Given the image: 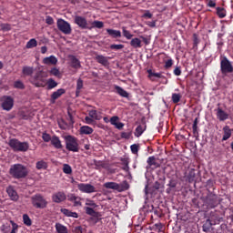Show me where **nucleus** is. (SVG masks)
Segmentation results:
<instances>
[{"label": "nucleus", "instance_id": "f257e3e1", "mask_svg": "<svg viewBox=\"0 0 233 233\" xmlns=\"http://www.w3.org/2000/svg\"><path fill=\"white\" fill-rule=\"evenodd\" d=\"M9 174L15 179H25L28 176V169L22 164H15L11 166Z\"/></svg>", "mask_w": 233, "mask_h": 233}, {"label": "nucleus", "instance_id": "f03ea898", "mask_svg": "<svg viewBox=\"0 0 233 233\" xmlns=\"http://www.w3.org/2000/svg\"><path fill=\"white\" fill-rule=\"evenodd\" d=\"M8 146L14 152H27L30 148L28 142H21L17 138H11L8 142Z\"/></svg>", "mask_w": 233, "mask_h": 233}, {"label": "nucleus", "instance_id": "7ed1b4c3", "mask_svg": "<svg viewBox=\"0 0 233 233\" xmlns=\"http://www.w3.org/2000/svg\"><path fill=\"white\" fill-rule=\"evenodd\" d=\"M31 203L34 208H39L43 210V208H46L48 207V201L42 194H35L31 197Z\"/></svg>", "mask_w": 233, "mask_h": 233}, {"label": "nucleus", "instance_id": "20e7f679", "mask_svg": "<svg viewBox=\"0 0 233 233\" xmlns=\"http://www.w3.org/2000/svg\"><path fill=\"white\" fill-rule=\"evenodd\" d=\"M105 188H108L110 190H116V192H125L130 188V185L128 181L124 180L122 183L118 184L116 182H106L104 184Z\"/></svg>", "mask_w": 233, "mask_h": 233}, {"label": "nucleus", "instance_id": "39448f33", "mask_svg": "<svg viewBox=\"0 0 233 233\" xmlns=\"http://www.w3.org/2000/svg\"><path fill=\"white\" fill-rule=\"evenodd\" d=\"M65 140L66 150H69V152H79V143L76 137L68 135L65 137Z\"/></svg>", "mask_w": 233, "mask_h": 233}, {"label": "nucleus", "instance_id": "423d86ee", "mask_svg": "<svg viewBox=\"0 0 233 233\" xmlns=\"http://www.w3.org/2000/svg\"><path fill=\"white\" fill-rule=\"evenodd\" d=\"M220 72L222 76H227V74H232L233 73V66L232 62L227 58V56H224L220 60Z\"/></svg>", "mask_w": 233, "mask_h": 233}, {"label": "nucleus", "instance_id": "0eeeda50", "mask_svg": "<svg viewBox=\"0 0 233 233\" xmlns=\"http://www.w3.org/2000/svg\"><path fill=\"white\" fill-rule=\"evenodd\" d=\"M208 208H216L219 205V198L214 193H208L204 200Z\"/></svg>", "mask_w": 233, "mask_h": 233}, {"label": "nucleus", "instance_id": "6e6552de", "mask_svg": "<svg viewBox=\"0 0 233 233\" xmlns=\"http://www.w3.org/2000/svg\"><path fill=\"white\" fill-rule=\"evenodd\" d=\"M56 26L58 30L66 35H69V34H72V26L70 25V23L63 20L62 18L57 20Z\"/></svg>", "mask_w": 233, "mask_h": 233}, {"label": "nucleus", "instance_id": "1a4fd4ad", "mask_svg": "<svg viewBox=\"0 0 233 233\" xmlns=\"http://www.w3.org/2000/svg\"><path fill=\"white\" fill-rule=\"evenodd\" d=\"M32 85H35L36 88H45L46 86V79L43 76V73L38 72L31 80Z\"/></svg>", "mask_w": 233, "mask_h": 233}, {"label": "nucleus", "instance_id": "9d476101", "mask_svg": "<svg viewBox=\"0 0 233 233\" xmlns=\"http://www.w3.org/2000/svg\"><path fill=\"white\" fill-rule=\"evenodd\" d=\"M74 21L75 25H77L82 30H92V27L88 25V21L85 16L76 15Z\"/></svg>", "mask_w": 233, "mask_h": 233}, {"label": "nucleus", "instance_id": "9b49d317", "mask_svg": "<svg viewBox=\"0 0 233 233\" xmlns=\"http://www.w3.org/2000/svg\"><path fill=\"white\" fill-rule=\"evenodd\" d=\"M1 101H2L3 110H6V112H10V110L14 108V98H12V96H4L1 98Z\"/></svg>", "mask_w": 233, "mask_h": 233}, {"label": "nucleus", "instance_id": "f8f14e48", "mask_svg": "<svg viewBox=\"0 0 233 233\" xmlns=\"http://www.w3.org/2000/svg\"><path fill=\"white\" fill-rule=\"evenodd\" d=\"M77 188L84 194H92L93 192H96V187H94L92 184L80 183L77 184Z\"/></svg>", "mask_w": 233, "mask_h": 233}, {"label": "nucleus", "instance_id": "ddd939ff", "mask_svg": "<svg viewBox=\"0 0 233 233\" xmlns=\"http://www.w3.org/2000/svg\"><path fill=\"white\" fill-rule=\"evenodd\" d=\"M66 200V194L63 191H58L52 196V201L54 203H63V201Z\"/></svg>", "mask_w": 233, "mask_h": 233}, {"label": "nucleus", "instance_id": "4468645a", "mask_svg": "<svg viewBox=\"0 0 233 233\" xmlns=\"http://www.w3.org/2000/svg\"><path fill=\"white\" fill-rule=\"evenodd\" d=\"M6 192L12 201H17L19 199V195H17V191L14 189V187H7Z\"/></svg>", "mask_w": 233, "mask_h": 233}, {"label": "nucleus", "instance_id": "2eb2a0df", "mask_svg": "<svg viewBox=\"0 0 233 233\" xmlns=\"http://www.w3.org/2000/svg\"><path fill=\"white\" fill-rule=\"evenodd\" d=\"M69 59H70V66L72 68H75V70H79V68H81V61H79L77 57H76V56L74 55L69 56Z\"/></svg>", "mask_w": 233, "mask_h": 233}, {"label": "nucleus", "instance_id": "dca6fc26", "mask_svg": "<svg viewBox=\"0 0 233 233\" xmlns=\"http://www.w3.org/2000/svg\"><path fill=\"white\" fill-rule=\"evenodd\" d=\"M66 90H65L64 88H60L53 92L50 98L51 103L53 104L56 103V100L59 99V97H61V96H63V94H66Z\"/></svg>", "mask_w": 233, "mask_h": 233}, {"label": "nucleus", "instance_id": "f3484780", "mask_svg": "<svg viewBox=\"0 0 233 233\" xmlns=\"http://www.w3.org/2000/svg\"><path fill=\"white\" fill-rule=\"evenodd\" d=\"M232 132H233V129H230V127L225 126L223 127L222 141H228V139H230V137H232Z\"/></svg>", "mask_w": 233, "mask_h": 233}, {"label": "nucleus", "instance_id": "a211bd4d", "mask_svg": "<svg viewBox=\"0 0 233 233\" xmlns=\"http://www.w3.org/2000/svg\"><path fill=\"white\" fill-rule=\"evenodd\" d=\"M217 117L219 121H227L228 119V113L225 112L221 107L217 109Z\"/></svg>", "mask_w": 233, "mask_h": 233}, {"label": "nucleus", "instance_id": "6ab92c4d", "mask_svg": "<svg viewBox=\"0 0 233 233\" xmlns=\"http://www.w3.org/2000/svg\"><path fill=\"white\" fill-rule=\"evenodd\" d=\"M51 145L54 146L55 148L57 150H61L63 148V144H61V139H59V137L53 136L51 139Z\"/></svg>", "mask_w": 233, "mask_h": 233}, {"label": "nucleus", "instance_id": "aec40b11", "mask_svg": "<svg viewBox=\"0 0 233 233\" xmlns=\"http://www.w3.org/2000/svg\"><path fill=\"white\" fill-rule=\"evenodd\" d=\"M106 33L108 34L109 37H112L113 39H117L121 37V31L116 30V29H106Z\"/></svg>", "mask_w": 233, "mask_h": 233}, {"label": "nucleus", "instance_id": "412c9836", "mask_svg": "<svg viewBox=\"0 0 233 233\" xmlns=\"http://www.w3.org/2000/svg\"><path fill=\"white\" fill-rule=\"evenodd\" d=\"M60 212H62L64 216H66V218H79V215H77V212H73L66 208H61Z\"/></svg>", "mask_w": 233, "mask_h": 233}, {"label": "nucleus", "instance_id": "4be33fe9", "mask_svg": "<svg viewBox=\"0 0 233 233\" xmlns=\"http://www.w3.org/2000/svg\"><path fill=\"white\" fill-rule=\"evenodd\" d=\"M44 65H57V57L50 56L43 59Z\"/></svg>", "mask_w": 233, "mask_h": 233}, {"label": "nucleus", "instance_id": "5701e85b", "mask_svg": "<svg viewBox=\"0 0 233 233\" xmlns=\"http://www.w3.org/2000/svg\"><path fill=\"white\" fill-rule=\"evenodd\" d=\"M147 77L151 81H154V77H157L158 79H163V77H165L161 73H154L152 69H147Z\"/></svg>", "mask_w": 233, "mask_h": 233}, {"label": "nucleus", "instance_id": "b1692460", "mask_svg": "<svg viewBox=\"0 0 233 233\" xmlns=\"http://www.w3.org/2000/svg\"><path fill=\"white\" fill-rule=\"evenodd\" d=\"M96 61H97L99 65H103V66H106L108 65V58L103 55H97L96 56Z\"/></svg>", "mask_w": 233, "mask_h": 233}, {"label": "nucleus", "instance_id": "393cba45", "mask_svg": "<svg viewBox=\"0 0 233 233\" xmlns=\"http://www.w3.org/2000/svg\"><path fill=\"white\" fill-rule=\"evenodd\" d=\"M80 134H84L86 136H90V134H94V128L88 126H83L80 127Z\"/></svg>", "mask_w": 233, "mask_h": 233}, {"label": "nucleus", "instance_id": "a878e982", "mask_svg": "<svg viewBox=\"0 0 233 233\" xmlns=\"http://www.w3.org/2000/svg\"><path fill=\"white\" fill-rule=\"evenodd\" d=\"M55 228L57 233H68V228L61 223H56Z\"/></svg>", "mask_w": 233, "mask_h": 233}, {"label": "nucleus", "instance_id": "bb28decb", "mask_svg": "<svg viewBox=\"0 0 233 233\" xmlns=\"http://www.w3.org/2000/svg\"><path fill=\"white\" fill-rule=\"evenodd\" d=\"M147 163L149 167H154V168H157L159 167V164L156 161V157L154 156L149 157L147 160Z\"/></svg>", "mask_w": 233, "mask_h": 233}, {"label": "nucleus", "instance_id": "cd10ccee", "mask_svg": "<svg viewBox=\"0 0 233 233\" xmlns=\"http://www.w3.org/2000/svg\"><path fill=\"white\" fill-rule=\"evenodd\" d=\"M115 90L118 96H121V97H128V92H127L123 87L119 86H115Z\"/></svg>", "mask_w": 233, "mask_h": 233}, {"label": "nucleus", "instance_id": "c85d7f7f", "mask_svg": "<svg viewBox=\"0 0 233 233\" xmlns=\"http://www.w3.org/2000/svg\"><path fill=\"white\" fill-rule=\"evenodd\" d=\"M35 167L37 170H46V168H48V163H46L45 160L37 161Z\"/></svg>", "mask_w": 233, "mask_h": 233}, {"label": "nucleus", "instance_id": "c756f323", "mask_svg": "<svg viewBox=\"0 0 233 233\" xmlns=\"http://www.w3.org/2000/svg\"><path fill=\"white\" fill-rule=\"evenodd\" d=\"M130 46L133 48H141V46H143V45H141V39H139L137 37L131 39Z\"/></svg>", "mask_w": 233, "mask_h": 233}, {"label": "nucleus", "instance_id": "7c9ffc66", "mask_svg": "<svg viewBox=\"0 0 233 233\" xmlns=\"http://www.w3.org/2000/svg\"><path fill=\"white\" fill-rule=\"evenodd\" d=\"M81 90H83V79L78 78L76 81V96L79 97L81 94Z\"/></svg>", "mask_w": 233, "mask_h": 233}, {"label": "nucleus", "instance_id": "2f4dec72", "mask_svg": "<svg viewBox=\"0 0 233 233\" xmlns=\"http://www.w3.org/2000/svg\"><path fill=\"white\" fill-rule=\"evenodd\" d=\"M187 179L188 183H194L196 179V170L195 169H190L189 172L187 175Z\"/></svg>", "mask_w": 233, "mask_h": 233}, {"label": "nucleus", "instance_id": "473e14b6", "mask_svg": "<svg viewBox=\"0 0 233 233\" xmlns=\"http://www.w3.org/2000/svg\"><path fill=\"white\" fill-rule=\"evenodd\" d=\"M22 73L24 76H30L34 74V68L32 66H25L23 67Z\"/></svg>", "mask_w": 233, "mask_h": 233}, {"label": "nucleus", "instance_id": "72a5a7b5", "mask_svg": "<svg viewBox=\"0 0 233 233\" xmlns=\"http://www.w3.org/2000/svg\"><path fill=\"white\" fill-rule=\"evenodd\" d=\"M217 15L219 19L227 17V11L223 7H217Z\"/></svg>", "mask_w": 233, "mask_h": 233}, {"label": "nucleus", "instance_id": "f704fd0d", "mask_svg": "<svg viewBox=\"0 0 233 233\" xmlns=\"http://www.w3.org/2000/svg\"><path fill=\"white\" fill-rule=\"evenodd\" d=\"M46 85H47V90H52L57 86V82L54 78H49Z\"/></svg>", "mask_w": 233, "mask_h": 233}, {"label": "nucleus", "instance_id": "c9c22d12", "mask_svg": "<svg viewBox=\"0 0 233 233\" xmlns=\"http://www.w3.org/2000/svg\"><path fill=\"white\" fill-rule=\"evenodd\" d=\"M210 228H212V222L210 219H208L206 223L202 226L203 232H209Z\"/></svg>", "mask_w": 233, "mask_h": 233}, {"label": "nucleus", "instance_id": "e433bc0d", "mask_svg": "<svg viewBox=\"0 0 233 233\" xmlns=\"http://www.w3.org/2000/svg\"><path fill=\"white\" fill-rule=\"evenodd\" d=\"M91 25L92 26H89V28H103V26H105V24L98 20L93 21Z\"/></svg>", "mask_w": 233, "mask_h": 233}, {"label": "nucleus", "instance_id": "4c0bfd02", "mask_svg": "<svg viewBox=\"0 0 233 233\" xmlns=\"http://www.w3.org/2000/svg\"><path fill=\"white\" fill-rule=\"evenodd\" d=\"M23 221L24 225H25L26 227H32V219L27 214L23 215Z\"/></svg>", "mask_w": 233, "mask_h": 233}, {"label": "nucleus", "instance_id": "58836bf2", "mask_svg": "<svg viewBox=\"0 0 233 233\" xmlns=\"http://www.w3.org/2000/svg\"><path fill=\"white\" fill-rule=\"evenodd\" d=\"M66 120L68 121L67 125L69 127H74V123H76V121L74 120V116H72V113H70V110L67 111Z\"/></svg>", "mask_w": 233, "mask_h": 233}, {"label": "nucleus", "instance_id": "ea45409f", "mask_svg": "<svg viewBox=\"0 0 233 233\" xmlns=\"http://www.w3.org/2000/svg\"><path fill=\"white\" fill-rule=\"evenodd\" d=\"M26 48H35V46H37V40H35V38H32L30 39L27 43H26Z\"/></svg>", "mask_w": 233, "mask_h": 233}, {"label": "nucleus", "instance_id": "a19ab883", "mask_svg": "<svg viewBox=\"0 0 233 233\" xmlns=\"http://www.w3.org/2000/svg\"><path fill=\"white\" fill-rule=\"evenodd\" d=\"M14 87L19 90H25V84L21 80H16L14 83Z\"/></svg>", "mask_w": 233, "mask_h": 233}, {"label": "nucleus", "instance_id": "79ce46f5", "mask_svg": "<svg viewBox=\"0 0 233 233\" xmlns=\"http://www.w3.org/2000/svg\"><path fill=\"white\" fill-rule=\"evenodd\" d=\"M171 99L173 103L177 104L179 103V101H181V95L177 93H173Z\"/></svg>", "mask_w": 233, "mask_h": 233}, {"label": "nucleus", "instance_id": "37998d69", "mask_svg": "<svg viewBox=\"0 0 233 233\" xmlns=\"http://www.w3.org/2000/svg\"><path fill=\"white\" fill-rule=\"evenodd\" d=\"M88 115L90 117L96 119V121H99V119H101V116H97L96 110H90Z\"/></svg>", "mask_w": 233, "mask_h": 233}, {"label": "nucleus", "instance_id": "c03bdc74", "mask_svg": "<svg viewBox=\"0 0 233 233\" xmlns=\"http://www.w3.org/2000/svg\"><path fill=\"white\" fill-rule=\"evenodd\" d=\"M144 132H145V129H143V126H138L136 128V132H135L136 137H140V136H143Z\"/></svg>", "mask_w": 233, "mask_h": 233}, {"label": "nucleus", "instance_id": "a18cd8bd", "mask_svg": "<svg viewBox=\"0 0 233 233\" xmlns=\"http://www.w3.org/2000/svg\"><path fill=\"white\" fill-rule=\"evenodd\" d=\"M123 35L126 37V39H132L134 37V35L130 33V31L127 30V28H122Z\"/></svg>", "mask_w": 233, "mask_h": 233}, {"label": "nucleus", "instance_id": "49530a36", "mask_svg": "<svg viewBox=\"0 0 233 233\" xmlns=\"http://www.w3.org/2000/svg\"><path fill=\"white\" fill-rule=\"evenodd\" d=\"M63 172L64 174H72V167H70V165L68 164H64L63 166Z\"/></svg>", "mask_w": 233, "mask_h": 233}, {"label": "nucleus", "instance_id": "de8ad7c7", "mask_svg": "<svg viewBox=\"0 0 233 233\" xmlns=\"http://www.w3.org/2000/svg\"><path fill=\"white\" fill-rule=\"evenodd\" d=\"M42 139L45 143H49V141H52V137L50 134L45 132L42 134Z\"/></svg>", "mask_w": 233, "mask_h": 233}, {"label": "nucleus", "instance_id": "09e8293b", "mask_svg": "<svg viewBox=\"0 0 233 233\" xmlns=\"http://www.w3.org/2000/svg\"><path fill=\"white\" fill-rule=\"evenodd\" d=\"M198 45H199V36L198 34H193V46L194 48L198 47Z\"/></svg>", "mask_w": 233, "mask_h": 233}, {"label": "nucleus", "instance_id": "8fccbe9b", "mask_svg": "<svg viewBox=\"0 0 233 233\" xmlns=\"http://www.w3.org/2000/svg\"><path fill=\"white\" fill-rule=\"evenodd\" d=\"M58 127L61 130H66L67 127H70L68 123L65 122V120H61L58 122Z\"/></svg>", "mask_w": 233, "mask_h": 233}, {"label": "nucleus", "instance_id": "3c124183", "mask_svg": "<svg viewBox=\"0 0 233 233\" xmlns=\"http://www.w3.org/2000/svg\"><path fill=\"white\" fill-rule=\"evenodd\" d=\"M132 154H137L139 152V145L133 144L130 146Z\"/></svg>", "mask_w": 233, "mask_h": 233}, {"label": "nucleus", "instance_id": "603ef678", "mask_svg": "<svg viewBox=\"0 0 233 233\" xmlns=\"http://www.w3.org/2000/svg\"><path fill=\"white\" fill-rule=\"evenodd\" d=\"M123 48H125V46H123L121 44H119V45L113 44L110 46L111 50H123Z\"/></svg>", "mask_w": 233, "mask_h": 233}, {"label": "nucleus", "instance_id": "864d4df0", "mask_svg": "<svg viewBox=\"0 0 233 233\" xmlns=\"http://www.w3.org/2000/svg\"><path fill=\"white\" fill-rule=\"evenodd\" d=\"M1 28L4 32H10V30H12V25H10V24H2Z\"/></svg>", "mask_w": 233, "mask_h": 233}, {"label": "nucleus", "instance_id": "5fc2aeb1", "mask_svg": "<svg viewBox=\"0 0 233 233\" xmlns=\"http://www.w3.org/2000/svg\"><path fill=\"white\" fill-rule=\"evenodd\" d=\"M86 210V214H87V216H94L96 214V210H94V208L86 207L85 208Z\"/></svg>", "mask_w": 233, "mask_h": 233}, {"label": "nucleus", "instance_id": "6e6d98bb", "mask_svg": "<svg viewBox=\"0 0 233 233\" xmlns=\"http://www.w3.org/2000/svg\"><path fill=\"white\" fill-rule=\"evenodd\" d=\"M10 223H11V225L13 227V228L11 230V233H17L19 226L15 222H14L13 220H11Z\"/></svg>", "mask_w": 233, "mask_h": 233}, {"label": "nucleus", "instance_id": "4d7b16f0", "mask_svg": "<svg viewBox=\"0 0 233 233\" xmlns=\"http://www.w3.org/2000/svg\"><path fill=\"white\" fill-rule=\"evenodd\" d=\"M167 187H169L170 188H176V187H177V180L170 179Z\"/></svg>", "mask_w": 233, "mask_h": 233}, {"label": "nucleus", "instance_id": "13d9d810", "mask_svg": "<svg viewBox=\"0 0 233 233\" xmlns=\"http://www.w3.org/2000/svg\"><path fill=\"white\" fill-rule=\"evenodd\" d=\"M154 228L157 232H161L163 230V224L157 223L154 225Z\"/></svg>", "mask_w": 233, "mask_h": 233}, {"label": "nucleus", "instance_id": "bf43d9fd", "mask_svg": "<svg viewBox=\"0 0 233 233\" xmlns=\"http://www.w3.org/2000/svg\"><path fill=\"white\" fill-rule=\"evenodd\" d=\"M207 6H208L209 8H216V1L207 0Z\"/></svg>", "mask_w": 233, "mask_h": 233}, {"label": "nucleus", "instance_id": "052dcab7", "mask_svg": "<svg viewBox=\"0 0 233 233\" xmlns=\"http://www.w3.org/2000/svg\"><path fill=\"white\" fill-rule=\"evenodd\" d=\"M85 122L86 123V125H94L95 123L94 118H92V116H86Z\"/></svg>", "mask_w": 233, "mask_h": 233}, {"label": "nucleus", "instance_id": "680f3d73", "mask_svg": "<svg viewBox=\"0 0 233 233\" xmlns=\"http://www.w3.org/2000/svg\"><path fill=\"white\" fill-rule=\"evenodd\" d=\"M117 121H119V116H115L110 118V123L114 127L117 124Z\"/></svg>", "mask_w": 233, "mask_h": 233}, {"label": "nucleus", "instance_id": "e2e57ef3", "mask_svg": "<svg viewBox=\"0 0 233 233\" xmlns=\"http://www.w3.org/2000/svg\"><path fill=\"white\" fill-rule=\"evenodd\" d=\"M73 233H83V227H75L72 230Z\"/></svg>", "mask_w": 233, "mask_h": 233}, {"label": "nucleus", "instance_id": "0e129e2a", "mask_svg": "<svg viewBox=\"0 0 233 233\" xmlns=\"http://www.w3.org/2000/svg\"><path fill=\"white\" fill-rule=\"evenodd\" d=\"M46 25H54V18L50 15H47L46 17Z\"/></svg>", "mask_w": 233, "mask_h": 233}, {"label": "nucleus", "instance_id": "69168bd1", "mask_svg": "<svg viewBox=\"0 0 233 233\" xmlns=\"http://www.w3.org/2000/svg\"><path fill=\"white\" fill-rule=\"evenodd\" d=\"M67 199H68V201L74 202V201H76V199H77V196H76L74 194H69V195H67Z\"/></svg>", "mask_w": 233, "mask_h": 233}, {"label": "nucleus", "instance_id": "338daca9", "mask_svg": "<svg viewBox=\"0 0 233 233\" xmlns=\"http://www.w3.org/2000/svg\"><path fill=\"white\" fill-rule=\"evenodd\" d=\"M50 74L52 75V76H56V77H57V76H59V69H57V68H52L51 70H50Z\"/></svg>", "mask_w": 233, "mask_h": 233}, {"label": "nucleus", "instance_id": "774afa93", "mask_svg": "<svg viewBox=\"0 0 233 233\" xmlns=\"http://www.w3.org/2000/svg\"><path fill=\"white\" fill-rule=\"evenodd\" d=\"M86 205L87 207H97V205H96V202H94V200H90V199H86Z\"/></svg>", "mask_w": 233, "mask_h": 233}]
</instances>
